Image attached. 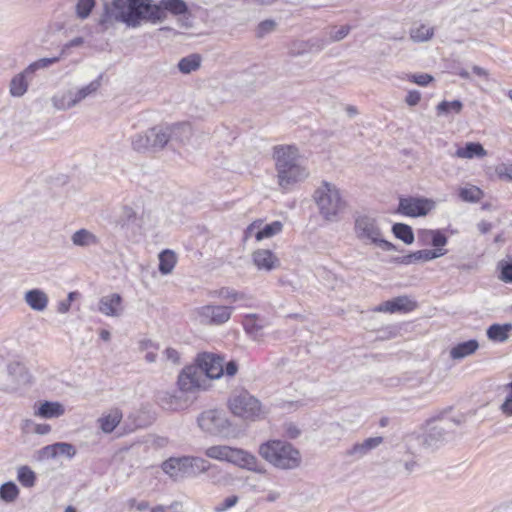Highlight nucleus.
<instances>
[{"label": "nucleus", "mask_w": 512, "mask_h": 512, "mask_svg": "<svg viewBox=\"0 0 512 512\" xmlns=\"http://www.w3.org/2000/svg\"><path fill=\"white\" fill-rule=\"evenodd\" d=\"M227 462L256 473H266L265 467L259 463L257 457L241 448L231 447Z\"/></svg>", "instance_id": "2eb2a0df"}, {"label": "nucleus", "mask_w": 512, "mask_h": 512, "mask_svg": "<svg viewBox=\"0 0 512 512\" xmlns=\"http://www.w3.org/2000/svg\"><path fill=\"white\" fill-rule=\"evenodd\" d=\"M233 307L221 305H205L198 309L201 322L210 325H221L227 322Z\"/></svg>", "instance_id": "dca6fc26"}, {"label": "nucleus", "mask_w": 512, "mask_h": 512, "mask_svg": "<svg viewBox=\"0 0 512 512\" xmlns=\"http://www.w3.org/2000/svg\"><path fill=\"white\" fill-rule=\"evenodd\" d=\"M31 75V73H26V68L15 75L10 82V94L14 97L23 96L28 89V80L27 77Z\"/></svg>", "instance_id": "7c9ffc66"}, {"label": "nucleus", "mask_w": 512, "mask_h": 512, "mask_svg": "<svg viewBox=\"0 0 512 512\" xmlns=\"http://www.w3.org/2000/svg\"><path fill=\"white\" fill-rule=\"evenodd\" d=\"M101 80H102V75H99L95 80L90 82L88 85H86L80 89L74 90V94H75L74 97L77 99V102L80 103L82 100H84L89 95L97 92V90L101 86Z\"/></svg>", "instance_id": "79ce46f5"}, {"label": "nucleus", "mask_w": 512, "mask_h": 512, "mask_svg": "<svg viewBox=\"0 0 512 512\" xmlns=\"http://www.w3.org/2000/svg\"><path fill=\"white\" fill-rule=\"evenodd\" d=\"M122 297L118 293L103 296L99 301V311L107 316H119L122 312Z\"/></svg>", "instance_id": "4be33fe9"}, {"label": "nucleus", "mask_w": 512, "mask_h": 512, "mask_svg": "<svg viewBox=\"0 0 512 512\" xmlns=\"http://www.w3.org/2000/svg\"><path fill=\"white\" fill-rule=\"evenodd\" d=\"M238 372V363L236 360H230L225 365L223 364V375L233 377Z\"/></svg>", "instance_id": "bf43d9fd"}, {"label": "nucleus", "mask_w": 512, "mask_h": 512, "mask_svg": "<svg viewBox=\"0 0 512 512\" xmlns=\"http://www.w3.org/2000/svg\"><path fill=\"white\" fill-rule=\"evenodd\" d=\"M421 100V93L418 90H411L407 93L405 102L409 106H416Z\"/></svg>", "instance_id": "680f3d73"}, {"label": "nucleus", "mask_w": 512, "mask_h": 512, "mask_svg": "<svg viewBox=\"0 0 512 512\" xmlns=\"http://www.w3.org/2000/svg\"><path fill=\"white\" fill-rule=\"evenodd\" d=\"M161 467L174 481H179L205 472L210 467V463L200 457L183 456L171 457L165 460Z\"/></svg>", "instance_id": "6e6552de"}, {"label": "nucleus", "mask_w": 512, "mask_h": 512, "mask_svg": "<svg viewBox=\"0 0 512 512\" xmlns=\"http://www.w3.org/2000/svg\"><path fill=\"white\" fill-rule=\"evenodd\" d=\"M252 260L259 270L272 271L280 266V260L269 249H257L252 253Z\"/></svg>", "instance_id": "aec40b11"}, {"label": "nucleus", "mask_w": 512, "mask_h": 512, "mask_svg": "<svg viewBox=\"0 0 512 512\" xmlns=\"http://www.w3.org/2000/svg\"><path fill=\"white\" fill-rule=\"evenodd\" d=\"M383 437H370L365 439L362 443H355L348 451L347 455L349 456H357L363 457L371 450L378 447L381 443H383Z\"/></svg>", "instance_id": "b1692460"}, {"label": "nucleus", "mask_w": 512, "mask_h": 512, "mask_svg": "<svg viewBox=\"0 0 512 512\" xmlns=\"http://www.w3.org/2000/svg\"><path fill=\"white\" fill-rule=\"evenodd\" d=\"M286 433L290 439H295L300 435V430L293 424H289Z\"/></svg>", "instance_id": "774afa93"}, {"label": "nucleus", "mask_w": 512, "mask_h": 512, "mask_svg": "<svg viewBox=\"0 0 512 512\" xmlns=\"http://www.w3.org/2000/svg\"><path fill=\"white\" fill-rule=\"evenodd\" d=\"M276 22L272 19L261 21L256 28V37L264 38L266 35L272 33L276 29Z\"/></svg>", "instance_id": "603ef678"}, {"label": "nucleus", "mask_w": 512, "mask_h": 512, "mask_svg": "<svg viewBox=\"0 0 512 512\" xmlns=\"http://www.w3.org/2000/svg\"><path fill=\"white\" fill-rule=\"evenodd\" d=\"M239 502V497L237 495H230L219 502L214 507V512H225L228 509L234 507Z\"/></svg>", "instance_id": "864d4df0"}, {"label": "nucleus", "mask_w": 512, "mask_h": 512, "mask_svg": "<svg viewBox=\"0 0 512 512\" xmlns=\"http://www.w3.org/2000/svg\"><path fill=\"white\" fill-rule=\"evenodd\" d=\"M465 421V414L451 419H430L428 421L429 428L422 434L412 437V440L417 446L433 451L453 439L455 435L454 427Z\"/></svg>", "instance_id": "20e7f679"}, {"label": "nucleus", "mask_w": 512, "mask_h": 512, "mask_svg": "<svg viewBox=\"0 0 512 512\" xmlns=\"http://www.w3.org/2000/svg\"><path fill=\"white\" fill-rule=\"evenodd\" d=\"M74 90L69 89L52 97L53 106L58 110H68L78 104Z\"/></svg>", "instance_id": "2f4dec72"}, {"label": "nucleus", "mask_w": 512, "mask_h": 512, "mask_svg": "<svg viewBox=\"0 0 512 512\" xmlns=\"http://www.w3.org/2000/svg\"><path fill=\"white\" fill-rule=\"evenodd\" d=\"M259 455L277 469L294 470L301 466L300 451L288 441L268 440L258 449Z\"/></svg>", "instance_id": "39448f33"}, {"label": "nucleus", "mask_w": 512, "mask_h": 512, "mask_svg": "<svg viewBox=\"0 0 512 512\" xmlns=\"http://www.w3.org/2000/svg\"><path fill=\"white\" fill-rule=\"evenodd\" d=\"M96 6V0H78L75 5V14L81 20L87 19Z\"/></svg>", "instance_id": "37998d69"}, {"label": "nucleus", "mask_w": 512, "mask_h": 512, "mask_svg": "<svg viewBox=\"0 0 512 512\" xmlns=\"http://www.w3.org/2000/svg\"><path fill=\"white\" fill-rule=\"evenodd\" d=\"M72 243L78 247H89L98 244V238L87 229H79L71 237Z\"/></svg>", "instance_id": "c9c22d12"}, {"label": "nucleus", "mask_w": 512, "mask_h": 512, "mask_svg": "<svg viewBox=\"0 0 512 512\" xmlns=\"http://www.w3.org/2000/svg\"><path fill=\"white\" fill-rule=\"evenodd\" d=\"M231 446L215 445L206 449L205 455L219 461H228Z\"/></svg>", "instance_id": "c03bdc74"}, {"label": "nucleus", "mask_w": 512, "mask_h": 512, "mask_svg": "<svg viewBox=\"0 0 512 512\" xmlns=\"http://www.w3.org/2000/svg\"><path fill=\"white\" fill-rule=\"evenodd\" d=\"M57 456L64 455L68 458H73L76 455V447L67 442H57Z\"/></svg>", "instance_id": "6e6d98bb"}, {"label": "nucleus", "mask_w": 512, "mask_h": 512, "mask_svg": "<svg viewBox=\"0 0 512 512\" xmlns=\"http://www.w3.org/2000/svg\"><path fill=\"white\" fill-rule=\"evenodd\" d=\"M116 226L125 233H127L129 230H133L134 227L138 226V218L136 212L131 207L125 206L121 215L116 220Z\"/></svg>", "instance_id": "bb28decb"}, {"label": "nucleus", "mask_w": 512, "mask_h": 512, "mask_svg": "<svg viewBox=\"0 0 512 512\" xmlns=\"http://www.w3.org/2000/svg\"><path fill=\"white\" fill-rule=\"evenodd\" d=\"M350 31H351V26L350 25H348V24L342 25L339 29L332 30L329 33L330 40L332 42L341 41L342 39H344L349 34Z\"/></svg>", "instance_id": "13d9d810"}, {"label": "nucleus", "mask_w": 512, "mask_h": 512, "mask_svg": "<svg viewBox=\"0 0 512 512\" xmlns=\"http://www.w3.org/2000/svg\"><path fill=\"white\" fill-rule=\"evenodd\" d=\"M200 429L211 435L221 438L234 437L236 435V426L227 417L223 410L209 409L203 411L197 418Z\"/></svg>", "instance_id": "1a4fd4ad"}, {"label": "nucleus", "mask_w": 512, "mask_h": 512, "mask_svg": "<svg viewBox=\"0 0 512 512\" xmlns=\"http://www.w3.org/2000/svg\"><path fill=\"white\" fill-rule=\"evenodd\" d=\"M243 327L247 334L256 336L262 329V326L258 323V317L255 314L247 315L243 320Z\"/></svg>", "instance_id": "8fccbe9b"}, {"label": "nucleus", "mask_w": 512, "mask_h": 512, "mask_svg": "<svg viewBox=\"0 0 512 512\" xmlns=\"http://www.w3.org/2000/svg\"><path fill=\"white\" fill-rule=\"evenodd\" d=\"M423 234H430V244L435 247V249H444L443 247L448 242L447 236L439 229L433 232H423Z\"/></svg>", "instance_id": "3c124183"}, {"label": "nucleus", "mask_w": 512, "mask_h": 512, "mask_svg": "<svg viewBox=\"0 0 512 512\" xmlns=\"http://www.w3.org/2000/svg\"><path fill=\"white\" fill-rule=\"evenodd\" d=\"M273 157L276 161L278 183L289 190L309 175L305 167L299 164L298 149L295 146H275Z\"/></svg>", "instance_id": "7ed1b4c3"}, {"label": "nucleus", "mask_w": 512, "mask_h": 512, "mask_svg": "<svg viewBox=\"0 0 512 512\" xmlns=\"http://www.w3.org/2000/svg\"><path fill=\"white\" fill-rule=\"evenodd\" d=\"M165 129L166 137L168 138V144L171 143L172 146L174 143L185 144L190 140L192 136V127L189 123L186 122L165 126Z\"/></svg>", "instance_id": "6ab92c4d"}, {"label": "nucleus", "mask_w": 512, "mask_h": 512, "mask_svg": "<svg viewBox=\"0 0 512 512\" xmlns=\"http://www.w3.org/2000/svg\"><path fill=\"white\" fill-rule=\"evenodd\" d=\"M164 354L168 361H171L174 364L180 363V354L176 349L169 347L164 351Z\"/></svg>", "instance_id": "0e129e2a"}, {"label": "nucleus", "mask_w": 512, "mask_h": 512, "mask_svg": "<svg viewBox=\"0 0 512 512\" xmlns=\"http://www.w3.org/2000/svg\"><path fill=\"white\" fill-rule=\"evenodd\" d=\"M228 405L235 416L245 420L256 421L264 418L266 414L260 401L246 390L232 395L229 398Z\"/></svg>", "instance_id": "9d476101"}, {"label": "nucleus", "mask_w": 512, "mask_h": 512, "mask_svg": "<svg viewBox=\"0 0 512 512\" xmlns=\"http://www.w3.org/2000/svg\"><path fill=\"white\" fill-rule=\"evenodd\" d=\"M434 34V29L431 27H427L426 25H420L419 27L412 29L410 32V36L415 42H425L432 38Z\"/></svg>", "instance_id": "09e8293b"}, {"label": "nucleus", "mask_w": 512, "mask_h": 512, "mask_svg": "<svg viewBox=\"0 0 512 512\" xmlns=\"http://www.w3.org/2000/svg\"><path fill=\"white\" fill-rule=\"evenodd\" d=\"M26 304L34 311H44L49 302L48 295L40 288H33L24 294Z\"/></svg>", "instance_id": "5701e85b"}, {"label": "nucleus", "mask_w": 512, "mask_h": 512, "mask_svg": "<svg viewBox=\"0 0 512 512\" xmlns=\"http://www.w3.org/2000/svg\"><path fill=\"white\" fill-rule=\"evenodd\" d=\"M478 348L479 343L476 339L463 341L450 349V357L453 360H461L469 355L474 354Z\"/></svg>", "instance_id": "393cba45"}, {"label": "nucleus", "mask_w": 512, "mask_h": 512, "mask_svg": "<svg viewBox=\"0 0 512 512\" xmlns=\"http://www.w3.org/2000/svg\"><path fill=\"white\" fill-rule=\"evenodd\" d=\"M197 392H181L177 387L174 391H158L156 394L157 403L167 411H179L187 408L193 399L190 395H195Z\"/></svg>", "instance_id": "4468645a"}, {"label": "nucleus", "mask_w": 512, "mask_h": 512, "mask_svg": "<svg viewBox=\"0 0 512 512\" xmlns=\"http://www.w3.org/2000/svg\"><path fill=\"white\" fill-rule=\"evenodd\" d=\"M503 414L507 416H512V396L507 395L504 402L502 403L500 407Z\"/></svg>", "instance_id": "69168bd1"}, {"label": "nucleus", "mask_w": 512, "mask_h": 512, "mask_svg": "<svg viewBox=\"0 0 512 512\" xmlns=\"http://www.w3.org/2000/svg\"><path fill=\"white\" fill-rule=\"evenodd\" d=\"M150 7V23L158 24L164 22L168 15L187 16L190 15L188 4L184 0H159L149 2Z\"/></svg>", "instance_id": "f8f14e48"}, {"label": "nucleus", "mask_w": 512, "mask_h": 512, "mask_svg": "<svg viewBox=\"0 0 512 512\" xmlns=\"http://www.w3.org/2000/svg\"><path fill=\"white\" fill-rule=\"evenodd\" d=\"M512 330V324H492L488 327L486 334L489 340L494 342H504L509 337V332Z\"/></svg>", "instance_id": "c756f323"}, {"label": "nucleus", "mask_w": 512, "mask_h": 512, "mask_svg": "<svg viewBox=\"0 0 512 512\" xmlns=\"http://www.w3.org/2000/svg\"><path fill=\"white\" fill-rule=\"evenodd\" d=\"M458 196L464 202L477 203L483 197V191L476 186L463 187L459 189Z\"/></svg>", "instance_id": "a19ab883"}, {"label": "nucleus", "mask_w": 512, "mask_h": 512, "mask_svg": "<svg viewBox=\"0 0 512 512\" xmlns=\"http://www.w3.org/2000/svg\"><path fill=\"white\" fill-rule=\"evenodd\" d=\"M417 307V303L408 296L402 295L384 301L374 308L376 312L408 313Z\"/></svg>", "instance_id": "a211bd4d"}, {"label": "nucleus", "mask_w": 512, "mask_h": 512, "mask_svg": "<svg viewBox=\"0 0 512 512\" xmlns=\"http://www.w3.org/2000/svg\"><path fill=\"white\" fill-rule=\"evenodd\" d=\"M327 42L324 39L312 38L308 41H302L294 44L296 50H292V55H301L310 51H321L326 46Z\"/></svg>", "instance_id": "72a5a7b5"}, {"label": "nucleus", "mask_w": 512, "mask_h": 512, "mask_svg": "<svg viewBox=\"0 0 512 512\" xmlns=\"http://www.w3.org/2000/svg\"><path fill=\"white\" fill-rule=\"evenodd\" d=\"M129 506L135 507L138 511L142 512L149 508V502L145 500L137 502L135 499H130Z\"/></svg>", "instance_id": "338daca9"}, {"label": "nucleus", "mask_w": 512, "mask_h": 512, "mask_svg": "<svg viewBox=\"0 0 512 512\" xmlns=\"http://www.w3.org/2000/svg\"><path fill=\"white\" fill-rule=\"evenodd\" d=\"M159 265L158 270L162 275L170 274L176 263L177 257L174 251L170 249H165L159 253Z\"/></svg>", "instance_id": "473e14b6"}, {"label": "nucleus", "mask_w": 512, "mask_h": 512, "mask_svg": "<svg viewBox=\"0 0 512 512\" xmlns=\"http://www.w3.org/2000/svg\"><path fill=\"white\" fill-rule=\"evenodd\" d=\"M313 199L320 214L329 221L336 220L338 214L344 210L346 205L336 185L325 180L314 191Z\"/></svg>", "instance_id": "423d86ee"}, {"label": "nucleus", "mask_w": 512, "mask_h": 512, "mask_svg": "<svg viewBox=\"0 0 512 512\" xmlns=\"http://www.w3.org/2000/svg\"><path fill=\"white\" fill-rule=\"evenodd\" d=\"M498 279L504 283L512 284V258L501 260L497 264Z\"/></svg>", "instance_id": "49530a36"}, {"label": "nucleus", "mask_w": 512, "mask_h": 512, "mask_svg": "<svg viewBox=\"0 0 512 512\" xmlns=\"http://www.w3.org/2000/svg\"><path fill=\"white\" fill-rule=\"evenodd\" d=\"M409 81L419 86L425 87L434 81V77L427 73L411 74L409 76Z\"/></svg>", "instance_id": "4d7b16f0"}, {"label": "nucleus", "mask_w": 512, "mask_h": 512, "mask_svg": "<svg viewBox=\"0 0 512 512\" xmlns=\"http://www.w3.org/2000/svg\"><path fill=\"white\" fill-rule=\"evenodd\" d=\"M224 357L212 352H200L190 365L179 372L177 386L181 392H200L209 388V381L223 376Z\"/></svg>", "instance_id": "f257e3e1"}, {"label": "nucleus", "mask_w": 512, "mask_h": 512, "mask_svg": "<svg viewBox=\"0 0 512 512\" xmlns=\"http://www.w3.org/2000/svg\"><path fill=\"white\" fill-rule=\"evenodd\" d=\"M151 0H111L104 2L103 12L98 24L107 29L113 22L123 23L127 27L137 28L142 23H150Z\"/></svg>", "instance_id": "f03ea898"}, {"label": "nucleus", "mask_w": 512, "mask_h": 512, "mask_svg": "<svg viewBox=\"0 0 512 512\" xmlns=\"http://www.w3.org/2000/svg\"><path fill=\"white\" fill-rule=\"evenodd\" d=\"M218 294L220 297L231 300L232 302H237L245 297L244 293L235 291L229 287H222Z\"/></svg>", "instance_id": "5fc2aeb1"}, {"label": "nucleus", "mask_w": 512, "mask_h": 512, "mask_svg": "<svg viewBox=\"0 0 512 512\" xmlns=\"http://www.w3.org/2000/svg\"><path fill=\"white\" fill-rule=\"evenodd\" d=\"M436 109L438 115H447L450 112L459 114L463 109V103L460 100H443L437 105Z\"/></svg>", "instance_id": "a18cd8bd"}, {"label": "nucleus", "mask_w": 512, "mask_h": 512, "mask_svg": "<svg viewBox=\"0 0 512 512\" xmlns=\"http://www.w3.org/2000/svg\"><path fill=\"white\" fill-rule=\"evenodd\" d=\"M64 406L59 402L44 401L40 403L36 414L42 418H56L64 414Z\"/></svg>", "instance_id": "cd10ccee"}, {"label": "nucleus", "mask_w": 512, "mask_h": 512, "mask_svg": "<svg viewBox=\"0 0 512 512\" xmlns=\"http://www.w3.org/2000/svg\"><path fill=\"white\" fill-rule=\"evenodd\" d=\"M354 230L357 238L364 244H373L384 251H398V248L393 243L382 237L378 221L371 215H356Z\"/></svg>", "instance_id": "0eeeda50"}, {"label": "nucleus", "mask_w": 512, "mask_h": 512, "mask_svg": "<svg viewBox=\"0 0 512 512\" xmlns=\"http://www.w3.org/2000/svg\"><path fill=\"white\" fill-rule=\"evenodd\" d=\"M434 207V202L428 198L415 196H401L396 213L407 217L426 216Z\"/></svg>", "instance_id": "ddd939ff"}, {"label": "nucleus", "mask_w": 512, "mask_h": 512, "mask_svg": "<svg viewBox=\"0 0 512 512\" xmlns=\"http://www.w3.org/2000/svg\"><path fill=\"white\" fill-rule=\"evenodd\" d=\"M122 417L123 415L120 409L115 408L111 410L109 414L103 415L99 418L98 422L101 430L106 434L112 433L120 424Z\"/></svg>", "instance_id": "a878e982"}, {"label": "nucleus", "mask_w": 512, "mask_h": 512, "mask_svg": "<svg viewBox=\"0 0 512 512\" xmlns=\"http://www.w3.org/2000/svg\"><path fill=\"white\" fill-rule=\"evenodd\" d=\"M391 231L397 239L403 241L406 245H411L415 240L413 229L408 224L394 223Z\"/></svg>", "instance_id": "e433bc0d"}, {"label": "nucleus", "mask_w": 512, "mask_h": 512, "mask_svg": "<svg viewBox=\"0 0 512 512\" xmlns=\"http://www.w3.org/2000/svg\"><path fill=\"white\" fill-rule=\"evenodd\" d=\"M201 60L202 58L199 54L193 53L181 58L177 67L182 74H190L200 68Z\"/></svg>", "instance_id": "f704fd0d"}, {"label": "nucleus", "mask_w": 512, "mask_h": 512, "mask_svg": "<svg viewBox=\"0 0 512 512\" xmlns=\"http://www.w3.org/2000/svg\"><path fill=\"white\" fill-rule=\"evenodd\" d=\"M36 473L27 465L21 466L17 471V480L22 486L31 488L36 483Z\"/></svg>", "instance_id": "ea45409f"}, {"label": "nucleus", "mask_w": 512, "mask_h": 512, "mask_svg": "<svg viewBox=\"0 0 512 512\" xmlns=\"http://www.w3.org/2000/svg\"><path fill=\"white\" fill-rule=\"evenodd\" d=\"M8 376L11 379V388L18 389L30 383L31 376L25 367L20 362H11L7 365Z\"/></svg>", "instance_id": "412c9836"}, {"label": "nucleus", "mask_w": 512, "mask_h": 512, "mask_svg": "<svg viewBox=\"0 0 512 512\" xmlns=\"http://www.w3.org/2000/svg\"><path fill=\"white\" fill-rule=\"evenodd\" d=\"M446 253V249H424L415 252H410L407 255L393 257L391 259V262L401 265L417 264L439 258L445 255Z\"/></svg>", "instance_id": "f3484780"}, {"label": "nucleus", "mask_w": 512, "mask_h": 512, "mask_svg": "<svg viewBox=\"0 0 512 512\" xmlns=\"http://www.w3.org/2000/svg\"><path fill=\"white\" fill-rule=\"evenodd\" d=\"M20 490L15 482L7 481L0 486V500L12 503L19 497Z\"/></svg>", "instance_id": "58836bf2"}, {"label": "nucleus", "mask_w": 512, "mask_h": 512, "mask_svg": "<svg viewBox=\"0 0 512 512\" xmlns=\"http://www.w3.org/2000/svg\"><path fill=\"white\" fill-rule=\"evenodd\" d=\"M57 442L51 445H47L41 449V456L44 458H56L57 457Z\"/></svg>", "instance_id": "e2e57ef3"}, {"label": "nucleus", "mask_w": 512, "mask_h": 512, "mask_svg": "<svg viewBox=\"0 0 512 512\" xmlns=\"http://www.w3.org/2000/svg\"><path fill=\"white\" fill-rule=\"evenodd\" d=\"M84 44V38L79 36V37H75L73 38L72 40L68 41L67 43H65L62 47V50H61V56L66 54L67 50L68 49H71V48H74V47H80Z\"/></svg>", "instance_id": "052dcab7"}, {"label": "nucleus", "mask_w": 512, "mask_h": 512, "mask_svg": "<svg viewBox=\"0 0 512 512\" xmlns=\"http://www.w3.org/2000/svg\"><path fill=\"white\" fill-rule=\"evenodd\" d=\"M282 229L283 223L281 221L276 220L264 225L261 229L256 231L254 236L257 241H262L263 239L271 238L279 234L282 231Z\"/></svg>", "instance_id": "4c0bfd02"}, {"label": "nucleus", "mask_w": 512, "mask_h": 512, "mask_svg": "<svg viewBox=\"0 0 512 512\" xmlns=\"http://www.w3.org/2000/svg\"><path fill=\"white\" fill-rule=\"evenodd\" d=\"M131 145L136 152H146L148 150H162L168 145L165 126L157 125L149 128L144 133H138L132 137Z\"/></svg>", "instance_id": "9b49d317"}, {"label": "nucleus", "mask_w": 512, "mask_h": 512, "mask_svg": "<svg viewBox=\"0 0 512 512\" xmlns=\"http://www.w3.org/2000/svg\"><path fill=\"white\" fill-rule=\"evenodd\" d=\"M456 155L459 158L472 159L474 157H484L487 155V151L483 145L479 142H467L463 147H460L456 151Z\"/></svg>", "instance_id": "c85d7f7f"}, {"label": "nucleus", "mask_w": 512, "mask_h": 512, "mask_svg": "<svg viewBox=\"0 0 512 512\" xmlns=\"http://www.w3.org/2000/svg\"><path fill=\"white\" fill-rule=\"evenodd\" d=\"M61 59V55L60 56H57V57H51V58H41V59H38L34 62H32L31 64H29L27 67H26V73H31L34 74L36 71L40 70V69H44V68H48L50 67L51 65L59 62Z\"/></svg>", "instance_id": "de8ad7c7"}]
</instances>
